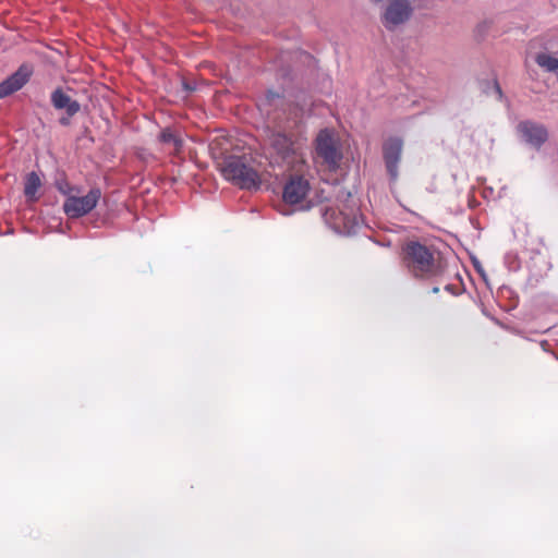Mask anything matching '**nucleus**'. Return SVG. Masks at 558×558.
Masks as SVG:
<instances>
[{"label":"nucleus","instance_id":"2eb2a0df","mask_svg":"<svg viewBox=\"0 0 558 558\" xmlns=\"http://www.w3.org/2000/svg\"><path fill=\"white\" fill-rule=\"evenodd\" d=\"M25 195L29 201L35 197V172H31L27 175V182L25 185Z\"/></svg>","mask_w":558,"mask_h":558},{"label":"nucleus","instance_id":"a211bd4d","mask_svg":"<svg viewBox=\"0 0 558 558\" xmlns=\"http://www.w3.org/2000/svg\"><path fill=\"white\" fill-rule=\"evenodd\" d=\"M37 179V186L39 185V175H36Z\"/></svg>","mask_w":558,"mask_h":558},{"label":"nucleus","instance_id":"0eeeda50","mask_svg":"<svg viewBox=\"0 0 558 558\" xmlns=\"http://www.w3.org/2000/svg\"><path fill=\"white\" fill-rule=\"evenodd\" d=\"M324 218L325 221L329 223L336 232L342 234L352 233L355 227L359 225L356 216L353 215V209H351L350 213L344 210L337 213L336 209L328 208L324 213Z\"/></svg>","mask_w":558,"mask_h":558},{"label":"nucleus","instance_id":"423d86ee","mask_svg":"<svg viewBox=\"0 0 558 558\" xmlns=\"http://www.w3.org/2000/svg\"><path fill=\"white\" fill-rule=\"evenodd\" d=\"M412 13L413 8L409 0H389L381 14V22L387 29L393 31L408 22Z\"/></svg>","mask_w":558,"mask_h":558},{"label":"nucleus","instance_id":"f03ea898","mask_svg":"<svg viewBox=\"0 0 558 558\" xmlns=\"http://www.w3.org/2000/svg\"><path fill=\"white\" fill-rule=\"evenodd\" d=\"M404 263L408 269L417 278H429L438 275L439 267L433 253L418 242H409L403 247Z\"/></svg>","mask_w":558,"mask_h":558},{"label":"nucleus","instance_id":"9b49d317","mask_svg":"<svg viewBox=\"0 0 558 558\" xmlns=\"http://www.w3.org/2000/svg\"><path fill=\"white\" fill-rule=\"evenodd\" d=\"M402 153V141L400 138H390L384 145V157L387 171L391 179L398 177V163Z\"/></svg>","mask_w":558,"mask_h":558},{"label":"nucleus","instance_id":"6e6552de","mask_svg":"<svg viewBox=\"0 0 558 558\" xmlns=\"http://www.w3.org/2000/svg\"><path fill=\"white\" fill-rule=\"evenodd\" d=\"M33 74V66L23 64L10 77L0 83V99L21 89Z\"/></svg>","mask_w":558,"mask_h":558},{"label":"nucleus","instance_id":"1a4fd4ad","mask_svg":"<svg viewBox=\"0 0 558 558\" xmlns=\"http://www.w3.org/2000/svg\"><path fill=\"white\" fill-rule=\"evenodd\" d=\"M271 147L282 162L291 165L295 160L298 146L283 133H276L271 137Z\"/></svg>","mask_w":558,"mask_h":558},{"label":"nucleus","instance_id":"f257e3e1","mask_svg":"<svg viewBox=\"0 0 558 558\" xmlns=\"http://www.w3.org/2000/svg\"><path fill=\"white\" fill-rule=\"evenodd\" d=\"M223 178L232 184L245 190H256L260 185L258 172L244 156H228L220 165Z\"/></svg>","mask_w":558,"mask_h":558},{"label":"nucleus","instance_id":"20e7f679","mask_svg":"<svg viewBox=\"0 0 558 558\" xmlns=\"http://www.w3.org/2000/svg\"><path fill=\"white\" fill-rule=\"evenodd\" d=\"M316 151L330 170L339 168L342 151L339 140L330 130L325 129L318 133L316 137Z\"/></svg>","mask_w":558,"mask_h":558},{"label":"nucleus","instance_id":"7ed1b4c3","mask_svg":"<svg viewBox=\"0 0 558 558\" xmlns=\"http://www.w3.org/2000/svg\"><path fill=\"white\" fill-rule=\"evenodd\" d=\"M59 189L68 197L63 204L64 213L70 218H78L92 211L101 197L99 189H92L87 194L82 195L77 187H70L66 182H59Z\"/></svg>","mask_w":558,"mask_h":558},{"label":"nucleus","instance_id":"4468645a","mask_svg":"<svg viewBox=\"0 0 558 558\" xmlns=\"http://www.w3.org/2000/svg\"><path fill=\"white\" fill-rule=\"evenodd\" d=\"M536 63L548 72L558 71V59L548 53L537 54Z\"/></svg>","mask_w":558,"mask_h":558},{"label":"nucleus","instance_id":"ddd939ff","mask_svg":"<svg viewBox=\"0 0 558 558\" xmlns=\"http://www.w3.org/2000/svg\"><path fill=\"white\" fill-rule=\"evenodd\" d=\"M159 141L169 147H172L175 153H179L183 141L182 138L171 129H165L159 135Z\"/></svg>","mask_w":558,"mask_h":558},{"label":"nucleus","instance_id":"39448f33","mask_svg":"<svg viewBox=\"0 0 558 558\" xmlns=\"http://www.w3.org/2000/svg\"><path fill=\"white\" fill-rule=\"evenodd\" d=\"M310 190V182L305 178L293 175L284 184L283 201L288 205L299 206V209H308L311 207L307 201Z\"/></svg>","mask_w":558,"mask_h":558},{"label":"nucleus","instance_id":"f3484780","mask_svg":"<svg viewBox=\"0 0 558 558\" xmlns=\"http://www.w3.org/2000/svg\"><path fill=\"white\" fill-rule=\"evenodd\" d=\"M282 215H290L291 213L290 211H281Z\"/></svg>","mask_w":558,"mask_h":558},{"label":"nucleus","instance_id":"f8f14e48","mask_svg":"<svg viewBox=\"0 0 558 558\" xmlns=\"http://www.w3.org/2000/svg\"><path fill=\"white\" fill-rule=\"evenodd\" d=\"M51 100L57 109H65L69 116H74L80 110V104L75 100H72L60 89H57L52 93Z\"/></svg>","mask_w":558,"mask_h":558},{"label":"nucleus","instance_id":"dca6fc26","mask_svg":"<svg viewBox=\"0 0 558 558\" xmlns=\"http://www.w3.org/2000/svg\"><path fill=\"white\" fill-rule=\"evenodd\" d=\"M438 292H439V288L438 287L433 288V293H438Z\"/></svg>","mask_w":558,"mask_h":558},{"label":"nucleus","instance_id":"9d476101","mask_svg":"<svg viewBox=\"0 0 558 558\" xmlns=\"http://www.w3.org/2000/svg\"><path fill=\"white\" fill-rule=\"evenodd\" d=\"M518 131L522 138L535 148H539L548 137L546 129L531 121L521 122L518 125Z\"/></svg>","mask_w":558,"mask_h":558}]
</instances>
